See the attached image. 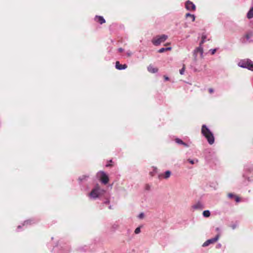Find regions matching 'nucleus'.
I'll return each instance as SVG.
<instances>
[{"instance_id": "33", "label": "nucleus", "mask_w": 253, "mask_h": 253, "mask_svg": "<svg viewBox=\"0 0 253 253\" xmlns=\"http://www.w3.org/2000/svg\"><path fill=\"white\" fill-rule=\"evenodd\" d=\"M235 199L236 202L239 203V202H240V199L238 196H235Z\"/></svg>"}, {"instance_id": "22", "label": "nucleus", "mask_w": 253, "mask_h": 253, "mask_svg": "<svg viewBox=\"0 0 253 253\" xmlns=\"http://www.w3.org/2000/svg\"><path fill=\"white\" fill-rule=\"evenodd\" d=\"M171 49V47H166V48L163 47V48H160L158 50V52H159V53H163V52H165L166 51L170 50Z\"/></svg>"}, {"instance_id": "8", "label": "nucleus", "mask_w": 253, "mask_h": 253, "mask_svg": "<svg viewBox=\"0 0 253 253\" xmlns=\"http://www.w3.org/2000/svg\"><path fill=\"white\" fill-rule=\"evenodd\" d=\"M53 250L55 252L57 251V253H69L70 252V247L66 245H60L59 249L57 247H55Z\"/></svg>"}, {"instance_id": "45", "label": "nucleus", "mask_w": 253, "mask_h": 253, "mask_svg": "<svg viewBox=\"0 0 253 253\" xmlns=\"http://www.w3.org/2000/svg\"><path fill=\"white\" fill-rule=\"evenodd\" d=\"M109 165H106V167H109Z\"/></svg>"}, {"instance_id": "2", "label": "nucleus", "mask_w": 253, "mask_h": 253, "mask_svg": "<svg viewBox=\"0 0 253 253\" xmlns=\"http://www.w3.org/2000/svg\"><path fill=\"white\" fill-rule=\"evenodd\" d=\"M201 133L206 138L209 144L212 145L214 143V137L213 134L206 125H203L202 126Z\"/></svg>"}, {"instance_id": "14", "label": "nucleus", "mask_w": 253, "mask_h": 253, "mask_svg": "<svg viewBox=\"0 0 253 253\" xmlns=\"http://www.w3.org/2000/svg\"><path fill=\"white\" fill-rule=\"evenodd\" d=\"M115 67L119 70H123L127 68V65L126 64H121L119 61H117L116 62Z\"/></svg>"}, {"instance_id": "36", "label": "nucleus", "mask_w": 253, "mask_h": 253, "mask_svg": "<svg viewBox=\"0 0 253 253\" xmlns=\"http://www.w3.org/2000/svg\"><path fill=\"white\" fill-rule=\"evenodd\" d=\"M126 54L127 56H130L132 55V53L130 51H127L126 52Z\"/></svg>"}, {"instance_id": "12", "label": "nucleus", "mask_w": 253, "mask_h": 253, "mask_svg": "<svg viewBox=\"0 0 253 253\" xmlns=\"http://www.w3.org/2000/svg\"><path fill=\"white\" fill-rule=\"evenodd\" d=\"M192 208L194 210H201L204 208V206L202 202L198 201L192 205Z\"/></svg>"}, {"instance_id": "19", "label": "nucleus", "mask_w": 253, "mask_h": 253, "mask_svg": "<svg viewBox=\"0 0 253 253\" xmlns=\"http://www.w3.org/2000/svg\"><path fill=\"white\" fill-rule=\"evenodd\" d=\"M88 247L86 245H84V246H79L78 249H77V250L78 251H80V252H85L86 251H87L88 250Z\"/></svg>"}, {"instance_id": "32", "label": "nucleus", "mask_w": 253, "mask_h": 253, "mask_svg": "<svg viewBox=\"0 0 253 253\" xmlns=\"http://www.w3.org/2000/svg\"><path fill=\"white\" fill-rule=\"evenodd\" d=\"M227 196L229 198H235V196H236L232 193H229L228 194Z\"/></svg>"}, {"instance_id": "15", "label": "nucleus", "mask_w": 253, "mask_h": 253, "mask_svg": "<svg viewBox=\"0 0 253 253\" xmlns=\"http://www.w3.org/2000/svg\"><path fill=\"white\" fill-rule=\"evenodd\" d=\"M195 51H196L198 53H199L200 54V56L202 58L204 57V49L202 45H201L199 44V46L197 47H196L195 49Z\"/></svg>"}, {"instance_id": "27", "label": "nucleus", "mask_w": 253, "mask_h": 253, "mask_svg": "<svg viewBox=\"0 0 253 253\" xmlns=\"http://www.w3.org/2000/svg\"><path fill=\"white\" fill-rule=\"evenodd\" d=\"M188 161L192 165L194 164L195 163H198V160L197 159L191 160L190 159H188Z\"/></svg>"}, {"instance_id": "26", "label": "nucleus", "mask_w": 253, "mask_h": 253, "mask_svg": "<svg viewBox=\"0 0 253 253\" xmlns=\"http://www.w3.org/2000/svg\"><path fill=\"white\" fill-rule=\"evenodd\" d=\"M193 54L194 56V61L195 62L197 61V60L198 53L194 50Z\"/></svg>"}, {"instance_id": "38", "label": "nucleus", "mask_w": 253, "mask_h": 253, "mask_svg": "<svg viewBox=\"0 0 253 253\" xmlns=\"http://www.w3.org/2000/svg\"><path fill=\"white\" fill-rule=\"evenodd\" d=\"M237 226V224H233L231 225V228L233 229H235L236 227Z\"/></svg>"}, {"instance_id": "3", "label": "nucleus", "mask_w": 253, "mask_h": 253, "mask_svg": "<svg viewBox=\"0 0 253 253\" xmlns=\"http://www.w3.org/2000/svg\"><path fill=\"white\" fill-rule=\"evenodd\" d=\"M238 65L240 67L253 71V62L249 59L240 60L238 63Z\"/></svg>"}, {"instance_id": "41", "label": "nucleus", "mask_w": 253, "mask_h": 253, "mask_svg": "<svg viewBox=\"0 0 253 253\" xmlns=\"http://www.w3.org/2000/svg\"><path fill=\"white\" fill-rule=\"evenodd\" d=\"M164 78H165V81H169V78L168 77L164 76Z\"/></svg>"}, {"instance_id": "30", "label": "nucleus", "mask_w": 253, "mask_h": 253, "mask_svg": "<svg viewBox=\"0 0 253 253\" xmlns=\"http://www.w3.org/2000/svg\"><path fill=\"white\" fill-rule=\"evenodd\" d=\"M144 216V214L143 212H141L138 215V218L139 219H142Z\"/></svg>"}, {"instance_id": "18", "label": "nucleus", "mask_w": 253, "mask_h": 253, "mask_svg": "<svg viewBox=\"0 0 253 253\" xmlns=\"http://www.w3.org/2000/svg\"><path fill=\"white\" fill-rule=\"evenodd\" d=\"M247 17L248 19H251L253 18V6L250 9L247 14Z\"/></svg>"}, {"instance_id": "34", "label": "nucleus", "mask_w": 253, "mask_h": 253, "mask_svg": "<svg viewBox=\"0 0 253 253\" xmlns=\"http://www.w3.org/2000/svg\"><path fill=\"white\" fill-rule=\"evenodd\" d=\"M109 203H110V200L108 199H106L105 201H104V202H103V204H105V205H108Z\"/></svg>"}, {"instance_id": "20", "label": "nucleus", "mask_w": 253, "mask_h": 253, "mask_svg": "<svg viewBox=\"0 0 253 253\" xmlns=\"http://www.w3.org/2000/svg\"><path fill=\"white\" fill-rule=\"evenodd\" d=\"M148 71L152 73H155L158 72V69L156 68H154L153 66L150 65L147 68Z\"/></svg>"}, {"instance_id": "29", "label": "nucleus", "mask_w": 253, "mask_h": 253, "mask_svg": "<svg viewBox=\"0 0 253 253\" xmlns=\"http://www.w3.org/2000/svg\"><path fill=\"white\" fill-rule=\"evenodd\" d=\"M140 232V227H137L135 231H134V233L135 234H139V233Z\"/></svg>"}, {"instance_id": "6", "label": "nucleus", "mask_w": 253, "mask_h": 253, "mask_svg": "<svg viewBox=\"0 0 253 253\" xmlns=\"http://www.w3.org/2000/svg\"><path fill=\"white\" fill-rule=\"evenodd\" d=\"M96 176L101 182L104 185L107 184L109 182L108 175L104 171H98L96 174Z\"/></svg>"}, {"instance_id": "10", "label": "nucleus", "mask_w": 253, "mask_h": 253, "mask_svg": "<svg viewBox=\"0 0 253 253\" xmlns=\"http://www.w3.org/2000/svg\"><path fill=\"white\" fill-rule=\"evenodd\" d=\"M35 222L33 219H28L25 221L22 224V225H19L17 226V231H20L22 226H27L28 225H31L34 223Z\"/></svg>"}, {"instance_id": "24", "label": "nucleus", "mask_w": 253, "mask_h": 253, "mask_svg": "<svg viewBox=\"0 0 253 253\" xmlns=\"http://www.w3.org/2000/svg\"><path fill=\"white\" fill-rule=\"evenodd\" d=\"M210 215H211V212H210V211H209V210L204 211L203 212V216H204L205 217H208L210 216Z\"/></svg>"}, {"instance_id": "44", "label": "nucleus", "mask_w": 253, "mask_h": 253, "mask_svg": "<svg viewBox=\"0 0 253 253\" xmlns=\"http://www.w3.org/2000/svg\"><path fill=\"white\" fill-rule=\"evenodd\" d=\"M194 70L195 72L198 71V70L196 69H195V68L194 69Z\"/></svg>"}, {"instance_id": "37", "label": "nucleus", "mask_w": 253, "mask_h": 253, "mask_svg": "<svg viewBox=\"0 0 253 253\" xmlns=\"http://www.w3.org/2000/svg\"><path fill=\"white\" fill-rule=\"evenodd\" d=\"M118 50L119 52H122L124 51V49L123 48L120 47V48H118Z\"/></svg>"}, {"instance_id": "23", "label": "nucleus", "mask_w": 253, "mask_h": 253, "mask_svg": "<svg viewBox=\"0 0 253 253\" xmlns=\"http://www.w3.org/2000/svg\"><path fill=\"white\" fill-rule=\"evenodd\" d=\"M171 172L170 170H167L164 174V178L165 179L169 178L171 175Z\"/></svg>"}, {"instance_id": "9", "label": "nucleus", "mask_w": 253, "mask_h": 253, "mask_svg": "<svg viewBox=\"0 0 253 253\" xmlns=\"http://www.w3.org/2000/svg\"><path fill=\"white\" fill-rule=\"evenodd\" d=\"M219 238V235H216L214 238L210 239L206 241H205L202 245L203 247H206L210 245V244H213L216 242Z\"/></svg>"}, {"instance_id": "28", "label": "nucleus", "mask_w": 253, "mask_h": 253, "mask_svg": "<svg viewBox=\"0 0 253 253\" xmlns=\"http://www.w3.org/2000/svg\"><path fill=\"white\" fill-rule=\"evenodd\" d=\"M217 49L216 48H213V49H211L209 51L211 53V55H213L215 54V52L216 51Z\"/></svg>"}, {"instance_id": "7", "label": "nucleus", "mask_w": 253, "mask_h": 253, "mask_svg": "<svg viewBox=\"0 0 253 253\" xmlns=\"http://www.w3.org/2000/svg\"><path fill=\"white\" fill-rule=\"evenodd\" d=\"M252 174L253 176V168L248 167L245 169L244 173L243 174V177L247 179L248 181H252V177H250L249 175Z\"/></svg>"}, {"instance_id": "40", "label": "nucleus", "mask_w": 253, "mask_h": 253, "mask_svg": "<svg viewBox=\"0 0 253 253\" xmlns=\"http://www.w3.org/2000/svg\"><path fill=\"white\" fill-rule=\"evenodd\" d=\"M221 247V245L220 243H219L217 245H216V248H220Z\"/></svg>"}, {"instance_id": "43", "label": "nucleus", "mask_w": 253, "mask_h": 253, "mask_svg": "<svg viewBox=\"0 0 253 253\" xmlns=\"http://www.w3.org/2000/svg\"><path fill=\"white\" fill-rule=\"evenodd\" d=\"M108 208H109V209L110 210H112V206H111V205H110V206H109V207H108Z\"/></svg>"}, {"instance_id": "31", "label": "nucleus", "mask_w": 253, "mask_h": 253, "mask_svg": "<svg viewBox=\"0 0 253 253\" xmlns=\"http://www.w3.org/2000/svg\"><path fill=\"white\" fill-rule=\"evenodd\" d=\"M184 71H185V68H184V66H183L182 67V69H181L180 70H179V73L181 75H183L184 74Z\"/></svg>"}, {"instance_id": "42", "label": "nucleus", "mask_w": 253, "mask_h": 253, "mask_svg": "<svg viewBox=\"0 0 253 253\" xmlns=\"http://www.w3.org/2000/svg\"><path fill=\"white\" fill-rule=\"evenodd\" d=\"M153 168H154V172H156L157 170V168L155 167H154Z\"/></svg>"}, {"instance_id": "17", "label": "nucleus", "mask_w": 253, "mask_h": 253, "mask_svg": "<svg viewBox=\"0 0 253 253\" xmlns=\"http://www.w3.org/2000/svg\"><path fill=\"white\" fill-rule=\"evenodd\" d=\"M89 177V176L88 175H83L79 177L78 181L79 183L86 181L88 180Z\"/></svg>"}, {"instance_id": "5", "label": "nucleus", "mask_w": 253, "mask_h": 253, "mask_svg": "<svg viewBox=\"0 0 253 253\" xmlns=\"http://www.w3.org/2000/svg\"><path fill=\"white\" fill-rule=\"evenodd\" d=\"M243 43H253V31H248L245 35L240 39Z\"/></svg>"}, {"instance_id": "35", "label": "nucleus", "mask_w": 253, "mask_h": 253, "mask_svg": "<svg viewBox=\"0 0 253 253\" xmlns=\"http://www.w3.org/2000/svg\"><path fill=\"white\" fill-rule=\"evenodd\" d=\"M145 189H146V190H148H148H150V189H151V186H150L149 185L147 184V185L145 186Z\"/></svg>"}, {"instance_id": "16", "label": "nucleus", "mask_w": 253, "mask_h": 253, "mask_svg": "<svg viewBox=\"0 0 253 253\" xmlns=\"http://www.w3.org/2000/svg\"><path fill=\"white\" fill-rule=\"evenodd\" d=\"M175 142L178 144L182 145L186 148L189 147V145L187 143L183 142L181 139L179 138H176L175 139Z\"/></svg>"}, {"instance_id": "13", "label": "nucleus", "mask_w": 253, "mask_h": 253, "mask_svg": "<svg viewBox=\"0 0 253 253\" xmlns=\"http://www.w3.org/2000/svg\"><path fill=\"white\" fill-rule=\"evenodd\" d=\"M94 20L95 22H98L100 24H102L106 22L105 19L102 16L96 15L94 17Z\"/></svg>"}, {"instance_id": "21", "label": "nucleus", "mask_w": 253, "mask_h": 253, "mask_svg": "<svg viewBox=\"0 0 253 253\" xmlns=\"http://www.w3.org/2000/svg\"><path fill=\"white\" fill-rule=\"evenodd\" d=\"M207 39V35L205 33H203L202 35V40L200 42L201 45H202L203 43L206 42V40Z\"/></svg>"}, {"instance_id": "4", "label": "nucleus", "mask_w": 253, "mask_h": 253, "mask_svg": "<svg viewBox=\"0 0 253 253\" xmlns=\"http://www.w3.org/2000/svg\"><path fill=\"white\" fill-rule=\"evenodd\" d=\"M168 36L166 35H161L156 36L152 40V43L155 46H158L161 43L165 42L168 39Z\"/></svg>"}, {"instance_id": "11", "label": "nucleus", "mask_w": 253, "mask_h": 253, "mask_svg": "<svg viewBox=\"0 0 253 253\" xmlns=\"http://www.w3.org/2000/svg\"><path fill=\"white\" fill-rule=\"evenodd\" d=\"M185 8L187 10H195L196 6L192 1L187 0L185 2Z\"/></svg>"}, {"instance_id": "39", "label": "nucleus", "mask_w": 253, "mask_h": 253, "mask_svg": "<svg viewBox=\"0 0 253 253\" xmlns=\"http://www.w3.org/2000/svg\"><path fill=\"white\" fill-rule=\"evenodd\" d=\"M213 91H214V90H213L212 88H210L209 89V92H210L211 93L213 92Z\"/></svg>"}, {"instance_id": "1", "label": "nucleus", "mask_w": 253, "mask_h": 253, "mask_svg": "<svg viewBox=\"0 0 253 253\" xmlns=\"http://www.w3.org/2000/svg\"><path fill=\"white\" fill-rule=\"evenodd\" d=\"M106 190L101 187L98 184H96L92 188L87 196L90 200L101 199L106 193Z\"/></svg>"}, {"instance_id": "25", "label": "nucleus", "mask_w": 253, "mask_h": 253, "mask_svg": "<svg viewBox=\"0 0 253 253\" xmlns=\"http://www.w3.org/2000/svg\"><path fill=\"white\" fill-rule=\"evenodd\" d=\"M186 17H191L192 18V21H194L195 20V16L193 14H190V13H187L186 14V15H185Z\"/></svg>"}]
</instances>
